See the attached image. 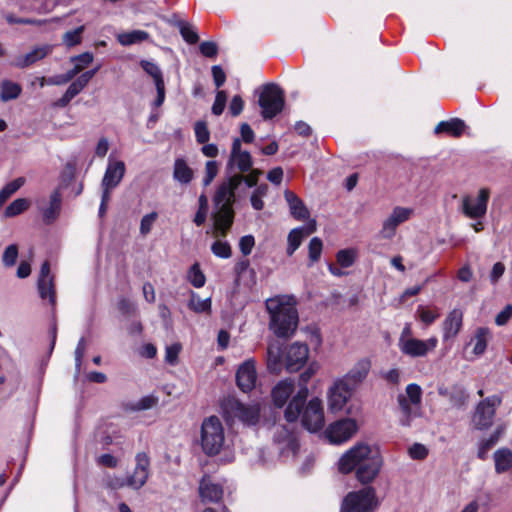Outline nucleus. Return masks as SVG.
<instances>
[{"label": "nucleus", "mask_w": 512, "mask_h": 512, "mask_svg": "<svg viewBox=\"0 0 512 512\" xmlns=\"http://www.w3.org/2000/svg\"><path fill=\"white\" fill-rule=\"evenodd\" d=\"M261 171L250 170L247 176L234 174L224 181L216 190L214 195V227L215 236H225L230 230L234 221L233 203L235 201V190L245 181L249 187L256 185Z\"/></svg>", "instance_id": "1"}, {"label": "nucleus", "mask_w": 512, "mask_h": 512, "mask_svg": "<svg viewBox=\"0 0 512 512\" xmlns=\"http://www.w3.org/2000/svg\"><path fill=\"white\" fill-rule=\"evenodd\" d=\"M383 466V458L376 446L357 443L346 451L338 461V470L343 474L355 470L356 479L369 486L379 475Z\"/></svg>", "instance_id": "2"}, {"label": "nucleus", "mask_w": 512, "mask_h": 512, "mask_svg": "<svg viewBox=\"0 0 512 512\" xmlns=\"http://www.w3.org/2000/svg\"><path fill=\"white\" fill-rule=\"evenodd\" d=\"M270 315L269 329L279 338L291 337L298 326L296 301L292 296H276L266 301Z\"/></svg>", "instance_id": "3"}, {"label": "nucleus", "mask_w": 512, "mask_h": 512, "mask_svg": "<svg viewBox=\"0 0 512 512\" xmlns=\"http://www.w3.org/2000/svg\"><path fill=\"white\" fill-rule=\"evenodd\" d=\"M225 443L224 427L216 416L203 420L201 425V447L206 455L213 456L220 453Z\"/></svg>", "instance_id": "4"}, {"label": "nucleus", "mask_w": 512, "mask_h": 512, "mask_svg": "<svg viewBox=\"0 0 512 512\" xmlns=\"http://www.w3.org/2000/svg\"><path fill=\"white\" fill-rule=\"evenodd\" d=\"M379 506L376 490L372 486L350 492L342 501L340 512H373Z\"/></svg>", "instance_id": "5"}, {"label": "nucleus", "mask_w": 512, "mask_h": 512, "mask_svg": "<svg viewBox=\"0 0 512 512\" xmlns=\"http://www.w3.org/2000/svg\"><path fill=\"white\" fill-rule=\"evenodd\" d=\"M320 365L318 362H311L308 367L299 376V390L296 396L289 402L285 410V419L289 422H295L301 412L303 404L308 396L309 390L307 383L318 372Z\"/></svg>", "instance_id": "6"}, {"label": "nucleus", "mask_w": 512, "mask_h": 512, "mask_svg": "<svg viewBox=\"0 0 512 512\" xmlns=\"http://www.w3.org/2000/svg\"><path fill=\"white\" fill-rule=\"evenodd\" d=\"M502 404V398L498 395L488 396L481 400L475 407L471 416V426L475 430L489 429L496 415V410Z\"/></svg>", "instance_id": "7"}, {"label": "nucleus", "mask_w": 512, "mask_h": 512, "mask_svg": "<svg viewBox=\"0 0 512 512\" xmlns=\"http://www.w3.org/2000/svg\"><path fill=\"white\" fill-rule=\"evenodd\" d=\"M258 102L262 109V117L264 119H271L283 109V91L275 84L265 85L260 93Z\"/></svg>", "instance_id": "8"}, {"label": "nucleus", "mask_w": 512, "mask_h": 512, "mask_svg": "<svg viewBox=\"0 0 512 512\" xmlns=\"http://www.w3.org/2000/svg\"><path fill=\"white\" fill-rule=\"evenodd\" d=\"M353 391L354 389L346 383V380L337 378L327 391L329 410L334 413L342 411Z\"/></svg>", "instance_id": "9"}, {"label": "nucleus", "mask_w": 512, "mask_h": 512, "mask_svg": "<svg viewBox=\"0 0 512 512\" xmlns=\"http://www.w3.org/2000/svg\"><path fill=\"white\" fill-rule=\"evenodd\" d=\"M489 190L482 188L476 197L465 196L462 198L461 211L470 219H480L486 215L489 200Z\"/></svg>", "instance_id": "10"}, {"label": "nucleus", "mask_w": 512, "mask_h": 512, "mask_svg": "<svg viewBox=\"0 0 512 512\" xmlns=\"http://www.w3.org/2000/svg\"><path fill=\"white\" fill-rule=\"evenodd\" d=\"M438 340L435 337L427 340H420L412 337H400L399 348L400 351L410 357H424L429 351L435 349Z\"/></svg>", "instance_id": "11"}, {"label": "nucleus", "mask_w": 512, "mask_h": 512, "mask_svg": "<svg viewBox=\"0 0 512 512\" xmlns=\"http://www.w3.org/2000/svg\"><path fill=\"white\" fill-rule=\"evenodd\" d=\"M414 210L409 207L396 206L393 208L389 216L383 221L380 231L381 237L391 239L396 234L397 227L408 221L413 215Z\"/></svg>", "instance_id": "12"}, {"label": "nucleus", "mask_w": 512, "mask_h": 512, "mask_svg": "<svg viewBox=\"0 0 512 512\" xmlns=\"http://www.w3.org/2000/svg\"><path fill=\"white\" fill-rule=\"evenodd\" d=\"M358 426L355 420L346 418L331 424L326 429V437L331 443L341 444L350 439L357 431Z\"/></svg>", "instance_id": "13"}, {"label": "nucleus", "mask_w": 512, "mask_h": 512, "mask_svg": "<svg viewBox=\"0 0 512 512\" xmlns=\"http://www.w3.org/2000/svg\"><path fill=\"white\" fill-rule=\"evenodd\" d=\"M303 426L311 432H316L324 426V412L322 402L318 398L311 399L302 415Z\"/></svg>", "instance_id": "14"}, {"label": "nucleus", "mask_w": 512, "mask_h": 512, "mask_svg": "<svg viewBox=\"0 0 512 512\" xmlns=\"http://www.w3.org/2000/svg\"><path fill=\"white\" fill-rule=\"evenodd\" d=\"M227 412L246 425H255L260 417L258 404L246 405L237 400H231L227 404Z\"/></svg>", "instance_id": "15"}, {"label": "nucleus", "mask_w": 512, "mask_h": 512, "mask_svg": "<svg viewBox=\"0 0 512 512\" xmlns=\"http://www.w3.org/2000/svg\"><path fill=\"white\" fill-rule=\"evenodd\" d=\"M309 358V347L305 343L294 342L285 353V368L288 372L299 371Z\"/></svg>", "instance_id": "16"}, {"label": "nucleus", "mask_w": 512, "mask_h": 512, "mask_svg": "<svg viewBox=\"0 0 512 512\" xmlns=\"http://www.w3.org/2000/svg\"><path fill=\"white\" fill-rule=\"evenodd\" d=\"M62 209V191L61 187L55 188L49 195L47 201H41L39 210L42 220L45 224L54 223L60 216Z\"/></svg>", "instance_id": "17"}, {"label": "nucleus", "mask_w": 512, "mask_h": 512, "mask_svg": "<svg viewBox=\"0 0 512 512\" xmlns=\"http://www.w3.org/2000/svg\"><path fill=\"white\" fill-rule=\"evenodd\" d=\"M241 146L240 139L233 140L227 168L230 170L237 169L240 173H245L251 170L253 160L251 154L242 150Z\"/></svg>", "instance_id": "18"}, {"label": "nucleus", "mask_w": 512, "mask_h": 512, "mask_svg": "<svg viewBox=\"0 0 512 512\" xmlns=\"http://www.w3.org/2000/svg\"><path fill=\"white\" fill-rule=\"evenodd\" d=\"M125 171V163L121 160H115L110 156L101 182L103 191L110 193L111 190L116 188L123 179Z\"/></svg>", "instance_id": "19"}, {"label": "nucleus", "mask_w": 512, "mask_h": 512, "mask_svg": "<svg viewBox=\"0 0 512 512\" xmlns=\"http://www.w3.org/2000/svg\"><path fill=\"white\" fill-rule=\"evenodd\" d=\"M136 466L133 473L127 477V486L133 489H140L143 487L149 477L150 460L145 452L137 453Z\"/></svg>", "instance_id": "20"}, {"label": "nucleus", "mask_w": 512, "mask_h": 512, "mask_svg": "<svg viewBox=\"0 0 512 512\" xmlns=\"http://www.w3.org/2000/svg\"><path fill=\"white\" fill-rule=\"evenodd\" d=\"M257 381V372L255 361L248 359L243 362L236 372V382L239 389L245 393L255 388Z\"/></svg>", "instance_id": "21"}, {"label": "nucleus", "mask_w": 512, "mask_h": 512, "mask_svg": "<svg viewBox=\"0 0 512 512\" xmlns=\"http://www.w3.org/2000/svg\"><path fill=\"white\" fill-rule=\"evenodd\" d=\"M371 368V362L367 358L360 359L354 366L347 372V374L341 377V380H346V383L355 389L359 386L368 376Z\"/></svg>", "instance_id": "22"}, {"label": "nucleus", "mask_w": 512, "mask_h": 512, "mask_svg": "<svg viewBox=\"0 0 512 512\" xmlns=\"http://www.w3.org/2000/svg\"><path fill=\"white\" fill-rule=\"evenodd\" d=\"M53 46L44 44L34 47L30 52L18 56L14 61V66L18 68H26L39 60H42L52 52Z\"/></svg>", "instance_id": "23"}, {"label": "nucleus", "mask_w": 512, "mask_h": 512, "mask_svg": "<svg viewBox=\"0 0 512 512\" xmlns=\"http://www.w3.org/2000/svg\"><path fill=\"white\" fill-rule=\"evenodd\" d=\"M199 495L203 502H218L223 497V488L209 476H204L199 484Z\"/></svg>", "instance_id": "24"}, {"label": "nucleus", "mask_w": 512, "mask_h": 512, "mask_svg": "<svg viewBox=\"0 0 512 512\" xmlns=\"http://www.w3.org/2000/svg\"><path fill=\"white\" fill-rule=\"evenodd\" d=\"M38 290L42 299L47 298L51 304L55 303L53 277L50 275V265L47 261L41 266Z\"/></svg>", "instance_id": "25"}, {"label": "nucleus", "mask_w": 512, "mask_h": 512, "mask_svg": "<svg viewBox=\"0 0 512 512\" xmlns=\"http://www.w3.org/2000/svg\"><path fill=\"white\" fill-rule=\"evenodd\" d=\"M282 344L279 341H270L267 347V368L272 373H279L283 365Z\"/></svg>", "instance_id": "26"}, {"label": "nucleus", "mask_w": 512, "mask_h": 512, "mask_svg": "<svg viewBox=\"0 0 512 512\" xmlns=\"http://www.w3.org/2000/svg\"><path fill=\"white\" fill-rule=\"evenodd\" d=\"M294 391V383L291 379L278 382L272 389L271 396L275 406L283 407Z\"/></svg>", "instance_id": "27"}, {"label": "nucleus", "mask_w": 512, "mask_h": 512, "mask_svg": "<svg viewBox=\"0 0 512 512\" xmlns=\"http://www.w3.org/2000/svg\"><path fill=\"white\" fill-rule=\"evenodd\" d=\"M284 198L289 206L290 213L294 218L298 220H304L309 217V210L303 201L294 192L285 190Z\"/></svg>", "instance_id": "28"}, {"label": "nucleus", "mask_w": 512, "mask_h": 512, "mask_svg": "<svg viewBox=\"0 0 512 512\" xmlns=\"http://www.w3.org/2000/svg\"><path fill=\"white\" fill-rule=\"evenodd\" d=\"M463 313L459 309L452 310L443 322L444 339L455 337L461 329Z\"/></svg>", "instance_id": "29"}, {"label": "nucleus", "mask_w": 512, "mask_h": 512, "mask_svg": "<svg viewBox=\"0 0 512 512\" xmlns=\"http://www.w3.org/2000/svg\"><path fill=\"white\" fill-rule=\"evenodd\" d=\"M173 178L180 184L187 185L194 178V171L184 158H176L173 165Z\"/></svg>", "instance_id": "30"}, {"label": "nucleus", "mask_w": 512, "mask_h": 512, "mask_svg": "<svg viewBox=\"0 0 512 512\" xmlns=\"http://www.w3.org/2000/svg\"><path fill=\"white\" fill-rule=\"evenodd\" d=\"M466 128L465 122L459 118H453L449 121H441L435 127V133L446 132L453 137H460Z\"/></svg>", "instance_id": "31"}, {"label": "nucleus", "mask_w": 512, "mask_h": 512, "mask_svg": "<svg viewBox=\"0 0 512 512\" xmlns=\"http://www.w3.org/2000/svg\"><path fill=\"white\" fill-rule=\"evenodd\" d=\"M495 471L498 474L505 473L512 468V451L509 448H500L493 454Z\"/></svg>", "instance_id": "32"}, {"label": "nucleus", "mask_w": 512, "mask_h": 512, "mask_svg": "<svg viewBox=\"0 0 512 512\" xmlns=\"http://www.w3.org/2000/svg\"><path fill=\"white\" fill-rule=\"evenodd\" d=\"M504 431H505V426L499 425V426H497V428L494 430V432L488 438L483 439L479 443L477 456L481 460L486 459L487 453L498 442V440L500 439V437L502 436Z\"/></svg>", "instance_id": "33"}, {"label": "nucleus", "mask_w": 512, "mask_h": 512, "mask_svg": "<svg viewBox=\"0 0 512 512\" xmlns=\"http://www.w3.org/2000/svg\"><path fill=\"white\" fill-rule=\"evenodd\" d=\"M22 92L20 84L8 79H4L0 83V100L8 102L17 99Z\"/></svg>", "instance_id": "34"}, {"label": "nucleus", "mask_w": 512, "mask_h": 512, "mask_svg": "<svg viewBox=\"0 0 512 512\" xmlns=\"http://www.w3.org/2000/svg\"><path fill=\"white\" fill-rule=\"evenodd\" d=\"M275 441L282 443L285 447L294 450L297 447L296 436L292 429L286 426H277L274 433Z\"/></svg>", "instance_id": "35"}, {"label": "nucleus", "mask_w": 512, "mask_h": 512, "mask_svg": "<svg viewBox=\"0 0 512 512\" xmlns=\"http://www.w3.org/2000/svg\"><path fill=\"white\" fill-rule=\"evenodd\" d=\"M398 402L403 414L401 418V424L404 426H409L411 423V419L418 415L419 406H414L404 395L398 396Z\"/></svg>", "instance_id": "36"}, {"label": "nucleus", "mask_w": 512, "mask_h": 512, "mask_svg": "<svg viewBox=\"0 0 512 512\" xmlns=\"http://www.w3.org/2000/svg\"><path fill=\"white\" fill-rule=\"evenodd\" d=\"M25 183L26 179L24 177H18L2 187L0 190V209Z\"/></svg>", "instance_id": "37"}, {"label": "nucleus", "mask_w": 512, "mask_h": 512, "mask_svg": "<svg viewBox=\"0 0 512 512\" xmlns=\"http://www.w3.org/2000/svg\"><path fill=\"white\" fill-rule=\"evenodd\" d=\"M149 37L148 33L142 30L121 33L117 36L120 44L124 46L140 43Z\"/></svg>", "instance_id": "38"}, {"label": "nucleus", "mask_w": 512, "mask_h": 512, "mask_svg": "<svg viewBox=\"0 0 512 512\" xmlns=\"http://www.w3.org/2000/svg\"><path fill=\"white\" fill-rule=\"evenodd\" d=\"M30 206V202L26 198H17L13 202H11L4 211V216L6 218L15 217L24 211H26Z\"/></svg>", "instance_id": "39"}, {"label": "nucleus", "mask_w": 512, "mask_h": 512, "mask_svg": "<svg viewBox=\"0 0 512 512\" xmlns=\"http://www.w3.org/2000/svg\"><path fill=\"white\" fill-rule=\"evenodd\" d=\"M213 233H215V227L213 226ZM215 236V234H213ZM216 238H224L225 236H215ZM212 253L219 257L227 259L231 257L232 250L231 246L227 241H223L221 239H217L211 246Z\"/></svg>", "instance_id": "40"}, {"label": "nucleus", "mask_w": 512, "mask_h": 512, "mask_svg": "<svg viewBox=\"0 0 512 512\" xmlns=\"http://www.w3.org/2000/svg\"><path fill=\"white\" fill-rule=\"evenodd\" d=\"M304 237L305 236L303 228H294L289 232L287 237V254L289 256H291L300 247Z\"/></svg>", "instance_id": "41"}, {"label": "nucleus", "mask_w": 512, "mask_h": 512, "mask_svg": "<svg viewBox=\"0 0 512 512\" xmlns=\"http://www.w3.org/2000/svg\"><path fill=\"white\" fill-rule=\"evenodd\" d=\"M488 339L489 331L485 328H479L472 340L474 342L473 352L476 355H481L485 352Z\"/></svg>", "instance_id": "42"}, {"label": "nucleus", "mask_w": 512, "mask_h": 512, "mask_svg": "<svg viewBox=\"0 0 512 512\" xmlns=\"http://www.w3.org/2000/svg\"><path fill=\"white\" fill-rule=\"evenodd\" d=\"M188 307L196 313L209 312L211 310V299H201L196 293L192 292Z\"/></svg>", "instance_id": "43"}, {"label": "nucleus", "mask_w": 512, "mask_h": 512, "mask_svg": "<svg viewBox=\"0 0 512 512\" xmlns=\"http://www.w3.org/2000/svg\"><path fill=\"white\" fill-rule=\"evenodd\" d=\"M188 280L196 288H201L204 286L206 278L198 263H195L191 266L188 272Z\"/></svg>", "instance_id": "44"}, {"label": "nucleus", "mask_w": 512, "mask_h": 512, "mask_svg": "<svg viewBox=\"0 0 512 512\" xmlns=\"http://www.w3.org/2000/svg\"><path fill=\"white\" fill-rule=\"evenodd\" d=\"M323 249V243L320 238L314 237L310 240L308 245V255L310 265L317 262L320 259Z\"/></svg>", "instance_id": "45"}, {"label": "nucleus", "mask_w": 512, "mask_h": 512, "mask_svg": "<svg viewBox=\"0 0 512 512\" xmlns=\"http://www.w3.org/2000/svg\"><path fill=\"white\" fill-rule=\"evenodd\" d=\"M94 56L90 52H85L70 58V61L74 64V68L78 70V72H82L86 67H88L93 62Z\"/></svg>", "instance_id": "46"}, {"label": "nucleus", "mask_w": 512, "mask_h": 512, "mask_svg": "<svg viewBox=\"0 0 512 512\" xmlns=\"http://www.w3.org/2000/svg\"><path fill=\"white\" fill-rule=\"evenodd\" d=\"M141 67L153 78L155 85L164 83L161 70L155 63L143 60L141 61Z\"/></svg>", "instance_id": "47"}, {"label": "nucleus", "mask_w": 512, "mask_h": 512, "mask_svg": "<svg viewBox=\"0 0 512 512\" xmlns=\"http://www.w3.org/2000/svg\"><path fill=\"white\" fill-rule=\"evenodd\" d=\"M404 396L412 405L419 406L421 403L422 389L419 385L411 383L406 387V395Z\"/></svg>", "instance_id": "48"}, {"label": "nucleus", "mask_w": 512, "mask_h": 512, "mask_svg": "<svg viewBox=\"0 0 512 512\" xmlns=\"http://www.w3.org/2000/svg\"><path fill=\"white\" fill-rule=\"evenodd\" d=\"M179 29L183 39L189 44H195L199 40L197 32L190 24L181 22L179 24Z\"/></svg>", "instance_id": "49"}, {"label": "nucleus", "mask_w": 512, "mask_h": 512, "mask_svg": "<svg viewBox=\"0 0 512 512\" xmlns=\"http://www.w3.org/2000/svg\"><path fill=\"white\" fill-rule=\"evenodd\" d=\"M84 30L83 26H80L74 30L68 31L63 35V43L67 47H73L81 42V35Z\"/></svg>", "instance_id": "50"}, {"label": "nucleus", "mask_w": 512, "mask_h": 512, "mask_svg": "<svg viewBox=\"0 0 512 512\" xmlns=\"http://www.w3.org/2000/svg\"><path fill=\"white\" fill-rule=\"evenodd\" d=\"M18 257V247L15 244H11L3 252L2 262L6 267H12L15 265Z\"/></svg>", "instance_id": "51"}, {"label": "nucleus", "mask_w": 512, "mask_h": 512, "mask_svg": "<svg viewBox=\"0 0 512 512\" xmlns=\"http://www.w3.org/2000/svg\"><path fill=\"white\" fill-rule=\"evenodd\" d=\"M159 398L154 395H147L142 397L134 404V410L142 411L155 407L158 404Z\"/></svg>", "instance_id": "52"}, {"label": "nucleus", "mask_w": 512, "mask_h": 512, "mask_svg": "<svg viewBox=\"0 0 512 512\" xmlns=\"http://www.w3.org/2000/svg\"><path fill=\"white\" fill-rule=\"evenodd\" d=\"M218 163L214 160L206 162L205 165V176L203 178L204 186H208L218 174Z\"/></svg>", "instance_id": "53"}, {"label": "nucleus", "mask_w": 512, "mask_h": 512, "mask_svg": "<svg viewBox=\"0 0 512 512\" xmlns=\"http://www.w3.org/2000/svg\"><path fill=\"white\" fill-rule=\"evenodd\" d=\"M157 217H158V214L156 212H151L142 217L141 222H140V233L142 235L145 236L148 233H150L152 226L155 223Z\"/></svg>", "instance_id": "54"}, {"label": "nucleus", "mask_w": 512, "mask_h": 512, "mask_svg": "<svg viewBox=\"0 0 512 512\" xmlns=\"http://www.w3.org/2000/svg\"><path fill=\"white\" fill-rule=\"evenodd\" d=\"M337 262L341 267H350L355 260V253L352 250H340L337 255Z\"/></svg>", "instance_id": "55"}, {"label": "nucleus", "mask_w": 512, "mask_h": 512, "mask_svg": "<svg viewBox=\"0 0 512 512\" xmlns=\"http://www.w3.org/2000/svg\"><path fill=\"white\" fill-rule=\"evenodd\" d=\"M226 101H227L226 92L223 90L218 91L216 94V97H215V101L212 106V113L216 116L221 115L226 106Z\"/></svg>", "instance_id": "56"}, {"label": "nucleus", "mask_w": 512, "mask_h": 512, "mask_svg": "<svg viewBox=\"0 0 512 512\" xmlns=\"http://www.w3.org/2000/svg\"><path fill=\"white\" fill-rule=\"evenodd\" d=\"M195 136L199 143L204 144L208 142L210 138V132L207 128V125L203 121H198L195 123Z\"/></svg>", "instance_id": "57"}, {"label": "nucleus", "mask_w": 512, "mask_h": 512, "mask_svg": "<svg viewBox=\"0 0 512 512\" xmlns=\"http://www.w3.org/2000/svg\"><path fill=\"white\" fill-rule=\"evenodd\" d=\"M450 401L453 406L461 408L466 405L468 401V394L461 388L455 389L450 396Z\"/></svg>", "instance_id": "58"}, {"label": "nucleus", "mask_w": 512, "mask_h": 512, "mask_svg": "<svg viewBox=\"0 0 512 512\" xmlns=\"http://www.w3.org/2000/svg\"><path fill=\"white\" fill-rule=\"evenodd\" d=\"M180 351L181 345L179 343L167 346L165 351V361L170 365H175L178 361V355Z\"/></svg>", "instance_id": "59"}, {"label": "nucleus", "mask_w": 512, "mask_h": 512, "mask_svg": "<svg viewBox=\"0 0 512 512\" xmlns=\"http://www.w3.org/2000/svg\"><path fill=\"white\" fill-rule=\"evenodd\" d=\"M98 70L99 66L92 70L82 73L77 79L73 81L74 84H76V86L82 91L87 86L89 81L95 76Z\"/></svg>", "instance_id": "60"}, {"label": "nucleus", "mask_w": 512, "mask_h": 512, "mask_svg": "<svg viewBox=\"0 0 512 512\" xmlns=\"http://www.w3.org/2000/svg\"><path fill=\"white\" fill-rule=\"evenodd\" d=\"M98 70L99 66L92 70L82 73L77 79L73 81L74 84H76V86L82 91L87 86L89 81L95 76Z\"/></svg>", "instance_id": "61"}, {"label": "nucleus", "mask_w": 512, "mask_h": 512, "mask_svg": "<svg viewBox=\"0 0 512 512\" xmlns=\"http://www.w3.org/2000/svg\"><path fill=\"white\" fill-rule=\"evenodd\" d=\"M408 453L412 459L422 460L428 455V449L423 444L415 443L409 448Z\"/></svg>", "instance_id": "62"}, {"label": "nucleus", "mask_w": 512, "mask_h": 512, "mask_svg": "<svg viewBox=\"0 0 512 512\" xmlns=\"http://www.w3.org/2000/svg\"><path fill=\"white\" fill-rule=\"evenodd\" d=\"M255 245V240L252 235L243 236L239 241V248L243 255H249Z\"/></svg>", "instance_id": "63"}, {"label": "nucleus", "mask_w": 512, "mask_h": 512, "mask_svg": "<svg viewBox=\"0 0 512 512\" xmlns=\"http://www.w3.org/2000/svg\"><path fill=\"white\" fill-rule=\"evenodd\" d=\"M200 52L209 58H213L217 55L218 48L216 43L211 41L202 42L199 46Z\"/></svg>", "instance_id": "64"}]
</instances>
